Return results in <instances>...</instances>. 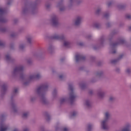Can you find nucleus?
I'll list each match as a JSON object with an SVG mask.
<instances>
[{
	"label": "nucleus",
	"instance_id": "obj_1",
	"mask_svg": "<svg viewBox=\"0 0 131 131\" xmlns=\"http://www.w3.org/2000/svg\"><path fill=\"white\" fill-rule=\"evenodd\" d=\"M49 85L48 83L43 84L36 90V94L37 97L40 99V101L42 104H47L48 103V100L46 98V92L48 91Z\"/></svg>",
	"mask_w": 131,
	"mask_h": 131
},
{
	"label": "nucleus",
	"instance_id": "obj_2",
	"mask_svg": "<svg viewBox=\"0 0 131 131\" xmlns=\"http://www.w3.org/2000/svg\"><path fill=\"white\" fill-rule=\"evenodd\" d=\"M52 39L63 41V46L66 48H68V47L70 46V42L67 40L66 38H65V36L63 34L59 35L58 34H55L52 37Z\"/></svg>",
	"mask_w": 131,
	"mask_h": 131
},
{
	"label": "nucleus",
	"instance_id": "obj_3",
	"mask_svg": "<svg viewBox=\"0 0 131 131\" xmlns=\"http://www.w3.org/2000/svg\"><path fill=\"white\" fill-rule=\"evenodd\" d=\"M110 119V114L109 112H106L104 114V119L101 123V126L102 129L107 130L109 129V126L108 125V121Z\"/></svg>",
	"mask_w": 131,
	"mask_h": 131
},
{
	"label": "nucleus",
	"instance_id": "obj_4",
	"mask_svg": "<svg viewBox=\"0 0 131 131\" xmlns=\"http://www.w3.org/2000/svg\"><path fill=\"white\" fill-rule=\"evenodd\" d=\"M35 9H36V4L35 3L28 4L25 5V8L23 9V14H26V13L31 12L32 14H33L34 11H35Z\"/></svg>",
	"mask_w": 131,
	"mask_h": 131
},
{
	"label": "nucleus",
	"instance_id": "obj_5",
	"mask_svg": "<svg viewBox=\"0 0 131 131\" xmlns=\"http://www.w3.org/2000/svg\"><path fill=\"white\" fill-rule=\"evenodd\" d=\"M24 71V67H23V66H18L14 68L12 72V75L13 76H17V75H19V74L20 78H23L24 75H21V73H22Z\"/></svg>",
	"mask_w": 131,
	"mask_h": 131
},
{
	"label": "nucleus",
	"instance_id": "obj_6",
	"mask_svg": "<svg viewBox=\"0 0 131 131\" xmlns=\"http://www.w3.org/2000/svg\"><path fill=\"white\" fill-rule=\"evenodd\" d=\"M41 77V75L39 73H33L31 74L28 77H26L27 80L28 81H31V80H36V79H39Z\"/></svg>",
	"mask_w": 131,
	"mask_h": 131
},
{
	"label": "nucleus",
	"instance_id": "obj_7",
	"mask_svg": "<svg viewBox=\"0 0 131 131\" xmlns=\"http://www.w3.org/2000/svg\"><path fill=\"white\" fill-rule=\"evenodd\" d=\"M69 90L70 91L71 93L70 94V97L69 99L71 101V103L73 102L75 100V98H76V95L75 94H74V92H73V86L72 84H70L69 85Z\"/></svg>",
	"mask_w": 131,
	"mask_h": 131
},
{
	"label": "nucleus",
	"instance_id": "obj_8",
	"mask_svg": "<svg viewBox=\"0 0 131 131\" xmlns=\"http://www.w3.org/2000/svg\"><path fill=\"white\" fill-rule=\"evenodd\" d=\"M123 43H124V40L121 39H119L117 43H111V48L112 49L111 51V53L112 54H115V53H116V50L113 49H114V48H115L117 46H118V45H123Z\"/></svg>",
	"mask_w": 131,
	"mask_h": 131
},
{
	"label": "nucleus",
	"instance_id": "obj_9",
	"mask_svg": "<svg viewBox=\"0 0 131 131\" xmlns=\"http://www.w3.org/2000/svg\"><path fill=\"white\" fill-rule=\"evenodd\" d=\"M8 10L5 8H0V23H5L7 19L4 18L6 13H7Z\"/></svg>",
	"mask_w": 131,
	"mask_h": 131
},
{
	"label": "nucleus",
	"instance_id": "obj_10",
	"mask_svg": "<svg viewBox=\"0 0 131 131\" xmlns=\"http://www.w3.org/2000/svg\"><path fill=\"white\" fill-rule=\"evenodd\" d=\"M50 21L53 26L56 27L58 26V17L56 16V15L52 16Z\"/></svg>",
	"mask_w": 131,
	"mask_h": 131
},
{
	"label": "nucleus",
	"instance_id": "obj_11",
	"mask_svg": "<svg viewBox=\"0 0 131 131\" xmlns=\"http://www.w3.org/2000/svg\"><path fill=\"white\" fill-rule=\"evenodd\" d=\"M8 129V126L3 122L0 123V131H6Z\"/></svg>",
	"mask_w": 131,
	"mask_h": 131
},
{
	"label": "nucleus",
	"instance_id": "obj_12",
	"mask_svg": "<svg viewBox=\"0 0 131 131\" xmlns=\"http://www.w3.org/2000/svg\"><path fill=\"white\" fill-rule=\"evenodd\" d=\"M57 8H58V9H59L61 12H63V11H65L66 9L65 7H64L62 2H60L58 3L57 5Z\"/></svg>",
	"mask_w": 131,
	"mask_h": 131
},
{
	"label": "nucleus",
	"instance_id": "obj_13",
	"mask_svg": "<svg viewBox=\"0 0 131 131\" xmlns=\"http://www.w3.org/2000/svg\"><path fill=\"white\" fill-rule=\"evenodd\" d=\"M105 95L106 92L103 90H100L98 92V97L99 98V99H103V98L105 97Z\"/></svg>",
	"mask_w": 131,
	"mask_h": 131
},
{
	"label": "nucleus",
	"instance_id": "obj_14",
	"mask_svg": "<svg viewBox=\"0 0 131 131\" xmlns=\"http://www.w3.org/2000/svg\"><path fill=\"white\" fill-rule=\"evenodd\" d=\"M80 3H81V1H78L76 0H70L69 7L70 8V7H71L73 4H75V5H79Z\"/></svg>",
	"mask_w": 131,
	"mask_h": 131
},
{
	"label": "nucleus",
	"instance_id": "obj_15",
	"mask_svg": "<svg viewBox=\"0 0 131 131\" xmlns=\"http://www.w3.org/2000/svg\"><path fill=\"white\" fill-rule=\"evenodd\" d=\"M82 20V17H81V16H77L75 21V25H76V26H78V25L81 23Z\"/></svg>",
	"mask_w": 131,
	"mask_h": 131
},
{
	"label": "nucleus",
	"instance_id": "obj_16",
	"mask_svg": "<svg viewBox=\"0 0 131 131\" xmlns=\"http://www.w3.org/2000/svg\"><path fill=\"white\" fill-rule=\"evenodd\" d=\"M75 58L76 62H79V61L85 59V57L81 55H76Z\"/></svg>",
	"mask_w": 131,
	"mask_h": 131
},
{
	"label": "nucleus",
	"instance_id": "obj_17",
	"mask_svg": "<svg viewBox=\"0 0 131 131\" xmlns=\"http://www.w3.org/2000/svg\"><path fill=\"white\" fill-rule=\"evenodd\" d=\"M26 39L27 41V42L29 43L30 45H31L32 42H33V41L32 40V36H28L26 37Z\"/></svg>",
	"mask_w": 131,
	"mask_h": 131
},
{
	"label": "nucleus",
	"instance_id": "obj_18",
	"mask_svg": "<svg viewBox=\"0 0 131 131\" xmlns=\"http://www.w3.org/2000/svg\"><path fill=\"white\" fill-rule=\"evenodd\" d=\"M18 94V89L15 88L12 92V95L11 96V100H13V97H15V96L17 95Z\"/></svg>",
	"mask_w": 131,
	"mask_h": 131
},
{
	"label": "nucleus",
	"instance_id": "obj_19",
	"mask_svg": "<svg viewBox=\"0 0 131 131\" xmlns=\"http://www.w3.org/2000/svg\"><path fill=\"white\" fill-rule=\"evenodd\" d=\"M6 92H7V85L4 84L2 86L1 93L2 94H5Z\"/></svg>",
	"mask_w": 131,
	"mask_h": 131
},
{
	"label": "nucleus",
	"instance_id": "obj_20",
	"mask_svg": "<svg viewBox=\"0 0 131 131\" xmlns=\"http://www.w3.org/2000/svg\"><path fill=\"white\" fill-rule=\"evenodd\" d=\"M93 27H94V28H97V29H99V28H101V24L98 23H94L93 24Z\"/></svg>",
	"mask_w": 131,
	"mask_h": 131
},
{
	"label": "nucleus",
	"instance_id": "obj_21",
	"mask_svg": "<svg viewBox=\"0 0 131 131\" xmlns=\"http://www.w3.org/2000/svg\"><path fill=\"white\" fill-rule=\"evenodd\" d=\"M122 57H123V55L121 54L119 56V58L118 59H115V60H112L111 61L112 64H115V63H116L117 62H118V60H120V59H121Z\"/></svg>",
	"mask_w": 131,
	"mask_h": 131
},
{
	"label": "nucleus",
	"instance_id": "obj_22",
	"mask_svg": "<svg viewBox=\"0 0 131 131\" xmlns=\"http://www.w3.org/2000/svg\"><path fill=\"white\" fill-rule=\"evenodd\" d=\"M11 107H12V110H13V112H16L17 111V108H16V104H15V103L12 102L11 103Z\"/></svg>",
	"mask_w": 131,
	"mask_h": 131
},
{
	"label": "nucleus",
	"instance_id": "obj_23",
	"mask_svg": "<svg viewBox=\"0 0 131 131\" xmlns=\"http://www.w3.org/2000/svg\"><path fill=\"white\" fill-rule=\"evenodd\" d=\"M29 116V112H26L23 114L22 117L23 118H27L28 116Z\"/></svg>",
	"mask_w": 131,
	"mask_h": 131
},
{
	"label": "nucleus",
	"instance_id": "obj_24",
	"mask_svg": "<svg viewBox=\"0 0 131 131\" xmlns=\"http://www.w3.org/2000/svg\"><path fill=\"white\" fill-rule=\"evenodd\" d=\"M54 50V46L51 45L49 47L48 51L49 53H52V51Z\"/></svg>",
	"mask_w": 131,
	"mask_h": 131
},
{
	"label": "nucleus",
	"instance_id": "obj_25",
	"mask_svg": "<svg viewBox=\"0 0 131 131\" xmlns=\"http://www.w3.org/2000/svg\"><path fill=\"white\" fill-rule=\"evenodd\" d=\"M84 105H85L87 107H90L91 106V102H90V100H85L84 102Z\"/></svg>",
	"mask_w": 131,
	"mask_h": 131
},
{
	"label": "nucleus",
	"instance_id": "obj_26",
	"mask_svg": "<svg viewBox=\"0 0 131 131\" xmlns=\"http://www.w3.org/2000/svg\"><path fill=\"white\" fill-rule=\"evenodd\" d=\"M93 125L89 124L88 125L87 127V131H91L92 130V129L93 128Z\"/></svg>",
	"mask_w": 131,
	"mask_h": 131
},
{
	"label": "nucleus",
	"instance_id": "obj_27",
	"mask_svg": "<svg viewBox=\"0 0 131 131\" xmlns=\"http://www.w3.org/2000/svg\"><path fill=\"white\" fill-rule=\"evenodd\" d=\"M105 41V37L104 36L101 37L99 39V42L102 45Z\"/></svg>",
	"mask_w": 131,
	"mask_h": 131
},
{
	"label": "nucleus",
	"instance_id": "obj_28",
	"mask_svg": "<svg viewBox=\"0 0 131 131\" xmlns=\"http://www.w3.org/2000/svg\"><path fill=\"white\" fill-rule=\"evenodd\" d=\"M67 100V98H61L60 100V103L63 104V103H65Z\"/></svg>",
	"mask_w": 131,
	"mask_h": 131
},
{
	"label": "nucleus",
	"instance_id": "obj_29",
	"mask_svg": "<svg viewBox=\"0 0 131 131\" xmlns=\"http://www.w3.org/2000/svg\"><path fill=\"white\" fill-rule=\"evenodd\" d=\"M77 115V112H73L71 115V117H74Z\"/></svg>",
	"mask_w": 131,
	"mask_h": 131
},
{
	"label": "nucleus",
	"instance_id": "obj_30",
	"mask_svg": "<svg viewBox=\"0 0 131 131\" xmlns=\"http://www.w3.org/2000/svg\"><path fill=\"white\" fill-rule=\"evenodd\" d=\"M102 75H103L102 72H99V73H96V76H97V77H100L102 76Z\"/></svg>",
	"mask_w": 131,
	"mask_h": 131
},
{
	"label": "nucleus",
	"instance_id": "obj_31",
	"mask_svg": "<svg viewBox=\"0 0 131 131\" xmlns=\"http://www.w3.org/2000/svg\"><path fill=\"white\" fill-rule=\"evenodd\" d=\"M52 95H53V97H56V95H57V90L56 89L54 90Z\"/></svg>",
	"mask_w": 131,
	"mask_h": 131
},
{
	"label": "nucleus",
	"instance_id": "obj_32",
	"mask_svg": "<svg viewBox=\"0 0 131 131\" xmlns=\"http://www.w3.org/2000/svg\"><path fill=\"white\" fill-rule=\"evenodd\" d=\"M112 4H113V2H108L106 3V5H107V7H111V6H112Z\"/></svg>",
	"mask_w": 131,
	"mask_h": 131
},
{
	"label": "nucleus",
	"instance_id": "obj_33",
	"mask_svg": "<svg viewBox=\"0 0 131 131\" xmlns=\"http://www.w3.org/2000/svg\"><path fill=\"white\" fill-rule=\"evenodd\" d=\"M101 9H98L96 11V15H99L100 14V13H101Z\"/></svg>",
	"mask_w": 131,
	"mask_h": 131
},
{
	"label": "nucleus",
	"instance_id": "obj_34",
	"mask_svg": "<svg viewBox=\"0 0 131 131\" xmlns=\"http://www.w3.org/2000/svg\"><path fill=\"white\" fill-rule=\"evenodd\" d=\"M115 100V97H114L113 96H111L110 97V102H113V101H114Z\"/></svg>",
	"mask_w": 131,
	"mask_h": 131
},
{
	"label": "nucleus",
	"instance_id": "obj_35",
	"mask_svg": "<svg viewBox=\"0 0 131 131\" xmlns=\"http://www.w3.org/2000/svg\"><path fill=\"white\" fill-rule=\"evenodd\" d=\"M36 100V98L35 97H31L30 98V101L31 102H34Z\"/></svg>",
	"mask_w": 131,
	"mask_h": 131
},
{
	"label": "nucleus",
	"instance_id": "obj_36",
	"mask_svg": "<svg viewBox=\"0 0 131 131\" xmlns=\"http://www.w3.org/2000/svg\"><path fill=\"white\" fill-rule=\"evenodd\" d=\"M11 59V57L9 55H7L6 56V61H9Z\"/></svg>",
	"mask_w": 131,
	"mask_h": 131
},
{
	"label": "nucleus",
	"instance_id": "obj_37",
	"mask_svg": "<svg viewBox=\"0 0 131 131\" xmlns=\"http://www.w3.org/2000/svg\"><path fill=\"white\" fill-rule=\"evenodd\" d=\"M19 48L20 50H23L25 48V46L23 44H21L19 46Z\"/></svg>",
	"mask_w": 131,
	"mask_h": 131
},
{
	"label": "nucleus",
	"instance_id": "obj_38",
	"mask_svg": "<svg viewBox=\"0 0 131 131\" xmlns=\"http://www.w3.org/2000/svg\"><path fill=\"white\" fill-rule=\"evenodd\" d=\"M126 73H127V74H129L131 72L130 69H129V68L127 69L126 70Z\"/></svg>",
	"mask_w": 131,
	"mask_h": 131
},
{
	"label": "nucleus",
	"instance_id": "obj_39",
	"mask_svg": "<svg viewBox=\"0 0 131 131\" xmlns=\"http://www.w3.org/2000/svg\"><path fill=\"white\" fill-rule=\"evenodd\" d=\"M79 85H80L81 89H83V88H84V86H85V85H84V84H82V83H80V84H79Z\"/></svg>",
	"mask_w": 131,
	"mask_h": 131
},
{
	"label": "nucleus",
	"instance_id": "obj_40",
	"mask_svg": "<svg viewBox=\"0 0 131 131\" xmlns=\"http://www.w3.org/2000/svg\"><path fill=\"white\" fill-rule=\"evenodd\" d=\"M16 36H17V34H16L15 33H13L11 34V37H15Z\"/></svg>",
	"mask_w": 131,
	"mask_h": 131
},
{
	"label": "nucleus",
	"instance_id": "obj_41",
	"mask_svg": "<svg viewBox=\"0 0 131 131\" xmlns=\"http://www.w3.org/2000/svg\"><path fill=\"white\" fill-rule=\"evenodd\" d=\"M51 7V5L50 4H46V8L48 10V9H50V7Z\"/></svg>",
	"mask_w": 131,
	"mask_h": 131
},
{
	"label": "nucleus",
	"instance_id": "obj_42",
	"mask_svg": "<svg viewBox=\"0 0 131 131\" xmlns=\"http://www.w3.org/2000/svg\"><path fill=\"white\" fill-rule=\"evenodd\" d=\"M110 16V14L108 13H105L104 15V18H108V16Z\"/></svg>",
	"mask_w": 131,
	"mask_h": 131
},
{
	"label": "nucleus",
	"instance_id": "obj_43",
	"mask_svg": "<svg viewBox=\"0 0 131 131\" xmlns=\"http://www.w3.org/2000/svg\"><path fill=\"white\" fill-rule=\"evenodd\" d=\"M6 30V28L0 29V31H1V32H5Z\"/></svg>",
	"mask_w": 131,
	"mask_h": 131
},
{
	"label": "nucleus",
	"instance_id": "obj_44",
	"mask_svg": "<svg viewBox=\"0 0 131 131\" xmlns=\"http://www.w3.org/2000/svg\"><path fill=\"white\" fill-rule=\"evenodd\" d=\"M4 45H5V43H4V42H3V41L0 40V46L3 47V46H4Z\"/></svg>",
	"mask_w": 131,
	"mask_h": 131
},
{
	"label": "nucleus",
	"instance_id": "obj_45",
	"mask_svg": "<svg viewBox=\"0 0 131 131\" xmlns=\"http://www.w3.org/2000/svg\"><path fill=\"white\" fill-rule=\"evenodd\" d=\"M13 131H19V130H18V129H14ZM24 131H29V129H28V128H26V129H25Z\"/></svg>",
	"mask_w": 131,
	"mask_h": 131
},
{
	"label": "nucleus",
	"instance_id": "obj_46",
	"mask_svg": "<svg viewBox=\"0 0 131 131\" xmlns=\"http://www.w3.org/2000/svg\"><path fill=\"white\" fill-rule=\"evenodd\" d=\"M69 129H68V128L67 127H65L63 128V129L62 130V131H69Z\"/></svg>",
	"mask_w": 131,
	"mask_h": 131
},
{
	"label": "nucleus",
	"instance_id": "obj_47",
	"mask_svg": "<svg viewBox=\"0 0 131 131\" xmlns=\"http://www.w3.org/2000/svg\"><path fill=\"white\" fill-rule=\"evenodd\" d=\"M118 8L119 9H122V8H123V6L122 5H119L118 6Z\"/></svg>",
	"mask_w": 131,
	"mask_h": 131
},
{
	"label": "nucleus",
	"instance_id": "obj_48",
	"mask_svg": "<svg viewBox=\"0 0 131 131\" xmlns=\"http://www.w3.org/2000/svg\"><path fill=\"white\" fill-rule=\"evenodd\" d=\"M79 46H80V47H82V46H83V43L82 42H80L79 44H78Z\"/></svg>",
	"mask_w": 131,
	"mask_h": 131
},
{
	"label": "nucleus",
	"instance_id": "obj_49",
	"mask_svg": "<svg viewBox=\"0 0 131 131\" xmlns=\"http://www.w3.org/2000/svg\"><path fill=\"white\" fill-rule=\"evenodd\" d=\"M86 37V38H88V39H89L91 38V37H92V35H89L87 36Z\"/></svg>",
	"mask_w": 131,
	"mask_h": 131
},
{
	"label": "nucleus",
	"instance_id": "obj_50",
	"mask_svg": "<svg viewBox=\"0 0 131 131\" xmlns=\"http://www.w3.org/2000/svg\"><path fill=\"white\" fill-rule=\"evenodd\" d=\"M59 78L60 79H62L63 78V75H59Z\"/></svg>",
	"mask_w": 131,
	"mask_h": 131
},
{
	"label": "nucleus",
	"instance_id": "obj_51",
	"mask_svg": "<svg viewBox=\"0 0 131 131\" xmlns=\"http://www.w3.org/2000/svg\"><path fill=\"white\" fill-rule=\"evenodd\" d=\"M126 18H127L128 19H130V18H131V16L130 15H128L126 16Z\"/></svg>",
	"mask_w": 131,
	"mask_h": 131
},
{
	"label": "nucleus",
	"instance_id": "obj_52",
	"mask_svg": "<svg viewBox=\"0 0 131 131\" xmlns=\"http://www.w3.org/2000/svg\"><path fill=\"white\" fill-rule=\"evenodd\" d=\"M106 26H107V27H110V23H107L106 24Z\"/></svg>",
	"mask_w": 131,
	"mask_h": 131
},
{
	"label": "nucleus",
	"instance_id": "obj_53",
	"mask_svg": "<svg viewBox=\"0 0 131 131\" xmlns=\"http://www.w3.org/2000/svg\"><path fill=\"white\" fill-rule=\"evenodd\" d=\"M17 20V19H14V23H16Z\"/></svg>",
	"mask_w": 131,
	"mask_h": 131
},
{
	"label": "nucleus",
	"instance_id": "obj_54",
	"mask_svg": "<svg viewBox=\"0 0 131 131\" xmlns=\"http://www.w3.org/2000/svg\"><path fill=\"white\" fill-rule=\"evenodd\" d=\"M116 71L117 72H119V69H117L116 70Z\"/></svg>",
	"mask_w": 131,
	"mask_h": 131
},
{
	"label": "nucleus",
	"instance_id": "obj_55",
	"mask_svg": "<svg viewBox=\"0 0 131 131\" xmlns=\"http://www.w3.org/2000/svg\"><path fill=\"white\" fill-rule=\"evenodd\" d=\"M24 84H25V85H27L28 83H27V82H25Z\"/></svg>",
	"mask_w": 131,
	"mask_h": 131
},
{
	"label": "nucleus",
	"instance_id": "obj_56",
	"mask_svg": "<svg viewBox=\"0 0 131 131\" xmlns=\"http://www.w3.org/2000/svg\"><path fill=\"white\" fill-rule=\"evenodd\" d=\"M90 94L91 95H92V94H93V92H92V91H90Z\"/></svg>",
	"mask_w": 131,
	"mask_h": 131
},
{
	"label": "nucleus",
	"instance_id": "obj_57",
	"mask_svg": "<svg viewBox=\"0 0 131 131\" xmlns=\"http://www.w3.org/2000/svg\"><path fill=\"white\" fill-rule=\"evenodd\" d=\"M129 30H131V27H129Z\"/></svg>",
	"mask_w": 131,
	"mask_h": 131
},
{
	"label": "nucleus",
	"instance_id": "obj_58",
	"mask_svg": "<svg viewBox=\"0 0 131 131\" xmlns=\"http://www.w3.org/2000/svg\"><path fill=\"white\" fill-rule=\"evenodd\" d=\"M7 5H10V3H7Z\"/></svg>",
	"mask_w": 131,
	"mask_h": 131
},
{
	"label": "nucleus",
	"instance_id": "obj_59",
	"mask_svg": "<svg viewBox=\"0 0 131 131\" xmlns=\"http://www.w3.org/2000/svg\"><path fill=\"white\" fill-rule=\"evenodd\" d=\"M94 50H97V48H95V47H94Z\"/></svg>",
	"mask_w": 131,
	"mask_h": 131
},
{
	"label": "nucleus",
	"instance_id": "obj_60",
	"mask_svg": "<svg viewBox=\"0 0 131 131\" xmlns=\"http://www.w3.org/2000/svg\"><path fill=\"white\" fill-rule=\"evenodd\" d=\"M28 63H30V62L29 61H28Z\"/></svg>",
	"mask_w": 131,
	"mask_h": 131
}]
</instances>
